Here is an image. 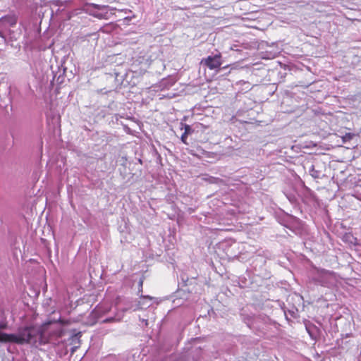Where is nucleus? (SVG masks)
<instances>
[{"label":"nucleus","instance_id":"obj_1","mask_svg":"<svg viewBox=\"0 0 361 361\" xmlns=\"http://www.w3.org/2000/svg\"><path fill=\"white\" fill-rule=\"evenodd\" d=\"M35 329L33 327H27L20 331L18 335L8 334L0 331V342L14 343L23 344L30 343L35 336Z\"/></svg>","mask_w":361,"mask_h":361},{"label":"nucleus","instance_id":"obj_2","mask_svg":"<svg viewBox=\"0 0 361 361\" xmlns=\"http://www.w3.org/2000/svg\"><path fill=\"white\" fill-rule=\"evenodd\" d=\"M18 18L16 15H7L0 18V37L4 39L9 36L11 39L13 32L11 28L17 24Z\"/></svg>","mask_w":361,"mask_h":361},{"label":"nucleus","instance_id":"obj_3","mask_svg":"<svg viewBox=\"0 0 361 361\" xmlns=\"http://www.w3.org/2000/svg\"><path fill=\"white\" fill-rule=\"evenodd\" d=\"M221 54L219 53L214 56H209L201 60L200 64L208 68L209 70H216L220 68L222 64Z\"/></svg>","mask_w":361,"mask_h":361},{"label":"nucleus","instance_id":"obj_4","mask_svg":"<svg viewBox=\"0 0 361 361\" xmlns=\"http://www.w3.org/2000/svg\"><path fill=\"white\" fill-rule=\"evenodd\" d=\"M191 133V128L189 125H187V124H185L184 126V133L182 134L181 135V141L185 144V145H188V142H187V138H188V135L189 134H190Z\"/></svg>","mask_w":361,"mask_h":361},{"label":"nucleus","instance_id":"obj_5","mask_svg":"<svg viewBox=\"0 0 361 361\" xmlns=\"http://www.w3.org/2000/svg\"><path fill=\"white\" fill-rule=\"evenodd\" d=\"M354 137L355 134L351 133H346L343 136L341 137L342 142L345 143L346 142L351 140Z\"/></svg>","mask_w":361,"mask_h":361},{"label":"nucleus","instance_id":"obj_6","mask_svg":"<svg viewBox=\"0 0 361 361\" xmlns=\"http://www.w3.org/2000/svg\"><path fill=\"white\" fill-rule=\"evenodd\" d=\"M143 282H144V277L141 278L139 281V288H138L139 293L142 292Z\"/></svg>","mask_w":361,"mask_h":361},{"label":"nucleus","instance_id":"obj_7","mask_svg":"<svg viewBox=\"0 0 361 361\" xmlns=\"http://www.w3.org/2000/svg\"><path fill=\"white\" fill-rule=\"evenodd\" d=\"M7 328V324L6 323H1L0 324V329H5Z\"/></svg>","mask_w":361,"mask_h":361},{"label":"nucleus","instance_id":"obj_8","mask_svg":"<svg viewBox=\"0 0 361 361\" xmlns=\"http://www.w3.org/2000/svg\"><path fill=\"white\" fill-rule=\"evenodd\" d=\"M141 297H142V295ZM143 298H148V299H149V300H151V299H152V298H151V297H149V296H143Z\"/></svg>","mask_w":361,"mask_h":361}]
</instances>
